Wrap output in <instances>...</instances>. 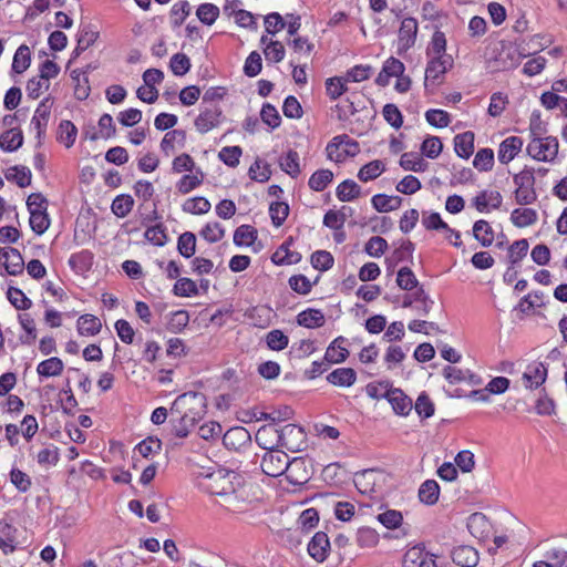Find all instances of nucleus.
<instances>
[{
    "label": "nucleus",
    "mask_w": 567,
    "mask_h": 567,
    "mask_svg": "<svg viewBox=\"0 0 567 567\" xmlns=\"http://www.w3.org/2000/svg\"><path fill=\"white\" fill-rule=\"evenodd\" d=\"M277 434V447H286L291 452L301 451V445L305 444L306 432L302 426L296 424H287L280 430H274Z\"/></svg>",
    "instance_id": "obj_4"
},
{
    "label": "nucleus",
    "mask_w": 567,
    "mask_h": 567,
    "mask_svg": "<svg viewBox=\"0 0 567 567\" xmlns=\"http://www.w3.org/2000/svg\"><path fill=\"white\" fill-rule=\"evenodd\" d=\"M279 165L280 168L292 178H296L301 172L299 165V154L293 150H289L285 155L280 157Z\"/></svg>",
    "instance_id": "obj_40"
},
{
    "label": "nucleus",
    "mask_w": 567,
    "mask_h": 567,
    "mask_svg": "<svg viewBox=\"0 0 567 567\" xmlns=\"http://www.w3.org/2000/svg\"><path fill=\"white\" fill-rule=\"evenodd\" d=\"M534 174V168L525 166L522 172L514 175L513 182L516 185L514 196L518 205H530L536 202L537 194L535 192Z\"/></svg>",
    "instance_id": "obj_2"
},
{
    "label": "nucleus",
    "mask_w": 567,
    "mask_h": 567,
    "mask_svg": "<svg viewBox=\"0 0 567 567\" xmlns=\"http://www.w3.org/2000/svg\"><path fill=\"white\" fill-rule=\"evenodd\" d=\"M402 197L389 196L386 194H377L371 198L372 207L379 213L395 210L402 205Z\"/></svg>",
    "instance_id": "obj_32"
},
{
    "label": "nucleus",
    "mask_w": 567,
    "mask_h": 567,
    "mask_svg": "<svg viewBox=\"0 0 567 567\" xmlns=\"http://www.w3.org/2000/svg\"><path fill=\"white\" fill-rule=\"evenodd\" d=\"M425 546L417 544L410 548L403 556L404 567H422L423 559L426 556Z\"/></svg>",
    "instance_id": "obj_58"
},
{
    "label": "nucleus",
    "mask_w": 567,
    "mask_h": 567,
    "mask_svg": "<svg viewBox=\"0 0 567 567\" xmlns=\"http://www.w3.org/2000/svg\"><path fill=\"white\" fill-rule=\"evenodd\" d=\"M177 251L184 258H192L196 252V236L192 231H185L177 238Z\"/></svg>",
    "instance_id": "obj_47"
},
{
    "label": "nucleus",
    "mask_w": 567,
    "mask_h": 567,
    "mask_svg": "<svg viewBox=\"0 0 567 567\" xmlns=\"http://www.w3.org/2000/svg\"><path fill=\"white\" fill-rule=\"evenodd\" d=\"M336 195L340 202H352L360 197L361 187L353 179H344L338 185Z\"/></svg>",
    "instance_id": "obj_36"
},
{
    "label": "nucleus",
    "mask_w": 567,
    "mask_h": 567,
    "mask_svg": "<svg viewBox=\"0 0 567 567\" xmlns=\"http://www.w3.org/2000/svg\"><path fill=\"white\" fill-rule=\"evenodd\" d=\"M503 196L497 190H482L473 198V206L480 213H486L491 208L498 209L502 205Z\"/></svg>",
    "instance_id": "obj_17"
},
{
    "label": "nucleus",
    "mask_w": 567,
    "mask_h": 567,
    "mask_svg": "<svg viewBox=\"0 0 567 567\" xmlns=\"http://www.w3.org/2000/svg\"><path fill=\"white\" fill-rule=\"evenodd\" d=\"M187 398H190L195 401V403L199 406V410L194 412V409H189L188 412L184 414L179 413V416L169 420V424L172 426V434L179 439H185L188 436L190 430L195 426V424L204 416L207 408V398L205 394L200 392L189 391L183 393L176 398L172 405V412L174 413L175 406L181 402L185 401Z\"/></svg>",
    "instance_id": "obj_1"
},
{
    "label": "nucleus",
    "mask_w": 567,
    "mask_h": 567,
    "mask_svg": "<svg viewBox=\"0 0 567 567\" xmlns=\"http://www.w3.org/2000/svg\"><path fill=\"white\" fill-rule=\"evenodd\" d=\"M400 166L405 171L421 173L427 169L429 163L425 162L417 153L408 152L401 155Z\"/></svg>",
    "instance_id": "obj_37"
},
{
    "label": "nucleus",
    "mask_w": 567,
    "mask_h": 567,
    "mask_svg": "<svg viewBox=\"0 0 567 567\" xmlns=\"http://www.w3.org/2000/svg\"><path fill=\"white\" fill-rule=\"evenodd\" d=\"M347 339L342 336L336 338L327 348L323 360L329 363H342L344 362L350 352L347 348L341 344L344 343Z\"/></svg>",
    "instance_id": "obj_23"
},
{
    "label": "nucleus",
    "mask_w": 567,
    "mask_h": 567,
    "mask_svg": "<svg viewBox=\"0 0 567 567\" xmlns=\"http://www.w3.org/2000/svg\"><path fill=\"white\" fill-rule=\"evenodd\" d=\"M18 318L22 329L25 331V334L20 336L19 340L22 344L30 346L37 339L35 322L29 313H20Z\"/></svg>",
    "instance_id": "obj_48"
},
{
    "label": "nucleus",
    "mask_w": 567,
    "mask_h": 567,
    "mask_svg": "<svg viewBox=\"0 0 567 567\" xmlns=\"http://www.w3.org/2000/svg\"><path fill=\"white\" fill-rule=\"evenodd\" d=\"M538 151L534 155V159L539 162L553 161L558 154V140L554 136L542 138L538 136Z\"/></svg>",
    "instance_id": "obj_24"
},
{
    "label": "nucleus",
    "mask_w": 567,
    "mask_h": 567,
    "mask_svg": "<svg viewBox=\"0 0 567 567\" xmlns=\"http://www.w3.org/2000/svg\"><path fill=\"white\" fill-rule=\"evenodd\" d=\"M189 322V313L186 310H176L169 313L166 329L172 333L182 332Z\"/></svg>",
    "instance_id": "obj_53"
},
{
    "label": "nucleus",
    "mask_w": 567,
    "mask_h": 567,
    "mask_svg": "<svg viewBox=\"0 0 567 567\" xmlns=\"http://www.w3.org/2000/svg\"><path fill=\"white\" fill-rule=\"evenodd\" d=\"M377 520L388 529H396L403 525V515L396 509H386L378 514Z\"/></svg>",
    "instance_id": "obj_61"
},
{
    "label": "nucleus",
    "mask_w": 567,
    "mask_h": 567,
    "mask_svg": "<svg viewBox=\"0 0 567 567\" xmlns=\"http://www.w3.org/2000/svg\"><path fill=\"white\" fill-rule=\"evenodd\" d=\"M102 322L101 320L90 313H85L79 317L76 322V330L80 336L93 337L101 332Z\"/></svg>",
    "instance_id": "obj_26"
},
{
    "label": "nucleus",
    "mask_w": 567,
    "mask_h": 567,
    "mask_svg": "<svg viewBox=\"0 0 567 567\" xmlns=\"http://www.w3.org/2000/svg\"><path fill=\"white\" fill-rule=\"evenodd\" d=\"M332 179L333 173L330 169L321 168L310 176L308 185L315 192H322L332 182Z\"/></svg>",
    "instance_id": "obj_49"
},
{
    "label": "nucleus",
    "mask_w": 567,
    "mask_h": 567,
    "mask_svg": "<svg viewBox=\"0 0 567 567\" xmlns=\"http://www.w3.org/2000/svg\"><path fill=\"white\" fill-rule=\"evenodd\" d=\"M164 79V73L159 69H147L143 73V81L145 85L147 86V93H150V96H144V93L146 92L145 86H140L136 91L137 97L148 104H153L156 102L158 97V91L155 87V84L161 83Z\"/></svg>",
    "instance_id": "obj_10"
},
{
    "label": "nucleus",
    "mask_w": 567,
    "mask_h": 567,
    "mask_svg": "<svg viewBox=\"0 0 567 567\" xmlns=\"http://www.w3.org/2000/svg\"><path fill=\"white\" fill-rule=\"evenodd\" d=\"M417 30L419 25L415 18L408 17L402 20L399 29V54L408 51L415 44Z\"/></svg>",
    "instance_id": "obj_13"
},
{
    "label": "nucleus",
    "mask_w": 567,
    "mask_h": 567,
    "mask_svg": "<svg viewBox=\"0 0 567 567\" xmlns=\"http://www.w3.org/2000/svg\"><path fill=\"white\" fill-rule=\"evenodd\" d=\"M64 369L63 361L58 357H51L41 361L37 367V373L40 378H51L61 375Z\"/></svg>",
    "instance_id": "obj_34"
},
{
    "label": "nucleus",
    "mask_w": 567,
    "mask_h": 567,
    "mask_svg": "<svg viewBox=\"0 0 567 567\" xmlns=\"http://www.w3.org/2000/svg\"><path fill=\"white\" fill-rule=\"evenodd\" d=\"M311 266L320 271H327L333 267L334 258L327 250H316L310 257Z\"/></svg>",
    "instance_id": "obj_64"
},
{
    "label": "nucleus",
    "mask_w": 567,
    "mask_h": 567,
    "mask_svg": "<svg viewBox=\"0 0 567 567\" xmlns=\"http://www.w3.org/2000/svg\"><path fill=\"white\" fill-rule=\"evenodd\" d=\"M523 140L518 136H509L505 138L498 148V161L502 164H508L520 152Z\"/></svg>",
    "instance_id": "obj_21"
},
{
    "label": "nucleus",
    "mask_w": 567,
    "mask_h": 567,
    "mask_svg": "<svg viewBox=\"0 0 567 567\" xmlns=\"http://www.w3.org/2000/svg\"><path fill=\"white\" fill-rule=\"evenodd\" d=\"M332 385L349 388L357 381V372L352 368H338L327 375Z\"/></svg>",
    "instance_id": "obj_30"
},
{
    "label": "nucleus",
    "mask_w": 567,
    "mask_h": 567,
    "mask_svg": "<svg viewBox=\"0 0 567 567\" xmlns=\"http://www.w3.org/2000/svg\"><path fill=\"white\" fill-rule=\"evenodd\" d=\"M330 547L327 533L317 532L308 544V553L316 561L322 563L327 559Z\"/></svg>",
    "instance_id": "obj_16"
},
{
    "label": "nucleus",
    "mask_w": 567,
    "mask_h": 567,
    "mask_svg": "<svg viewBox=\"0 0 567 567\" xmlns=\"http://www.w3.org/2000/svg\"><path fill=\"white\" fill-rule=\"evenodd\" d=\"M315 474L313 460L308 456H297L290 460L285 472L286 480L293 486L306 485Z\"/></svg>",
    "instance_id": "obj_3"
},
{
    "label": "nucleus",
    "mask_w": 567,
    "mask_h": 567,
    "mask_svg": "<svg viewBox=\"0 0 567 567\" xmlns=\"http://www.w3.org/2000/svg\"><path fill=\"white\" fill-rule=\"evenodd\" d=\"M223 444L229 451L239 452L251 445V435L244 426H233L223 435Z\"/></svg>",
    "instance_id": "obj_12"
},
{
    "label": "nucleus",
    "mask_w": 567,
    "mask_h": 567,
    "mask_svg": "<svg viewBox=\"0 0 567 567\" xmlns=\"http://www.w3.org/2000/svg\"><path fill=\"white\" fill-rule=\"evenodd\" d=\"M289 205L286 202H271L269 205V215L271 218V223L275 227H280L286 221L287 217L289 216Z\"/></svg>",
    "instance_id": "obj_50"
},
{
    "label": "nucleus",
    "mask_w": 567,
    "mask_h": 567,
    "mask_svg": "<svg viewBox=\"0 0 567 567\" xmlns=\"http://www.w3.org/2000/svg\"><path fill=\"white\" fill-rule=\"evenodd\" d=\"M94 255L89 249H83L79 252L72 254L69 258V266L76 274H84L91 270L93 266Z\"/></svg>",
    "instance_id": "obj_29"
},
{
    "label": "nucleus",
    "mask_w": 567,
    "mask_h": 567,
    "mask_svg": "<svg viewBox=\"0 0 567 567\" xmlns=\"http://www.w3.org/2000/svg\"><path fill=\"white\" fill-rule=\"evenodd\" d=\"M31 64V52L27 44H21L12 60L11 70L14 73L21 74L29 69Z\"/></svg>",
    "instance_id": "obj_39"
},
{
    "label": "nucleus",
    "mask_w": 567,
    "mask_h": 567,
    "mask_svg": "<svg viewBox=\"0 0 567 567\" xmlns=\"http://www.w3.org/2000/svg\"><path fill=\"white\" fill-rule=\"evenodd\" d=\"M453 64L452 56L430 58L425 68L424 90L429 91L430 85H440L443 82L442 76L453 68Z\"/></svg>",
    "instance_id": "obj_5"
},
{
    "label": "nucleus",
    "mask_w": 567,
    "mask_h": 567,
    "mask_svg": "<svg viewBox=\"0 0 567 567\" xmlns=\"http://www.w3.org/2000/svg\"><path fill=\"white\" fill-rule=\"evenodd\" d=\"M426 55L429 58L451 56L450 54H446V38L444 32H442L441 30L434 31L431 42L426 48Z\"/></svg>",
    "instance_id": "obj_45"
},
{
    "label": "nucleus",
    "mask_w": 567,
    "mask_h": 567,
    "mask_svg": "<svg viewBox=\"0 0 567 567\" xmlns=\"http://www.w3.org/2000/svg\"><path fill=\"white\" fill-rule=\"evenodd\" d=\"M7 298L17 310H28L32 307L31 299L20 288L10 286L7 290Z\"/></svg>",
    "instance_id": "obj_57"
},
{
    "label": "nucleus",
    "mask_w": 567,
    "mask_h": 567,
    "mask_svg": "<svg viewBox=\"0 0 567 567\" xmlns=\"http://www.w3.org/2000/svg\"><path fill=\"white\" fill-rule=\"evenodd\" d=\"M357 544L361 548H372L379 543V534L371 527H360L357 530Z\"/></svg>",
    "instance_id": "obj_62"
},
{
    "label": "nucleus",
    "mask_w": 567,
    "mask_h": 567,
    "mask_svg": "<svg viewBox=\"0 0 567 567\" xmlns=\"http://www.w3.org/2000/svg\"><path fill=\"white\" fill-rule=\"evenodd\" d=\"M451 558L454 564L461 567H474L480 559L477 550L467 545L454 547L451 551Z\"/></svg>",
    "instance_id": "obj_19"
},
{
    "label": "nucleus",
    "mask_w": 567,
    "mask_h": 567,
    "mask_svg": "<svg viewBox=\"0 0 567 567\" xmlns=\"http://www.w3.org/2000/svg\"><path fill=\"white\" fill-rule=\"evenodd\" d=\"M0 266L4 268L6 274L19 276L24 271V259L20 251L13 247H0Z\"/></svg>",
    "instance_id": "obj_9"
},
{
    "label": "nucleus",
    "mask_w": 567,
    "mask_h": 567,
    "mask_svg": "<svg viewBox=\"0 0 567 567\" xmlns=\"http://www.w3.org/2000/svg\"><path fill=\"white\" fill-rule=\"evenodd\" d=\"M379 385L385 389L382 398L389 401L396 414L406 416L411 412L412 400L401 389L392 388L390 381H381Z\"/></svg>",
    "instance_id": "obj_7"
},
{
    "label": "nucleus",
    "mask_w": 567,
    "mask_h": 567,
    "mask_svg": "<svg viewBox=\"0 0 567 567\" xmlns=\"http://www.w3.org/2000/svg\"><path fill=\"white\" fill-rule=\"evenodd\" d=\"M210 202L203 197L197 196L193 198H188L182 206V209L185 213L193 214V215H203L210 210Z\"/></svg>",
    "instance_id": "obj_55"
},
{
    "label": "nucleus",
    "mask_w": 567,
    "mask_h": 567,
    "mask_svg": "<svg viewBox=\"0 0 567 567\" xmlns=\"http://www.w3.org/2000/svg\"><path fill=\"white\" fill-rule=\"evenodd\" d=\"M231 471L219 468L207 475L206 491L212 495L225 496L235 492L230 481Z\"/></svg>",
    "instance_id": "obj_8"
},
{
    "label": "nucleus",
    "mask_w": 567,
    "mask_h": 567,
    "mask_svg": "<svg viewBox=\"0 0 567 567\" xmlns=\"http://www.w3.org/2000/svg\"><path fill=\"white\" fill-rule=\"evenodd\" d=\"M440 496V485L435 480H426L419 488V498L425 505H434Z\"/></svg>",
    "instance_id": "obj_35"
},
{
    "label": "nucleus",
    "mask_w": 567,
    "mask_h": 567,
    "mask_svg": "<svg viewBox=\"0 0 567 567\" xmlns=\"http://www.w3.org/2000/svg\"><path fill=\"white\" fill-rule=\"evenodd\" d=\"M223 111L218 106L204 109L195 118L194 124L197 131L202 134L217 127L220 123Z\"/></svg>",
    "instance_id": "obj_15"
},
{
    "label": "nucleus",
    "mask_w": 567,
    "mask_h": 567,
    "mask_svg": "<svg viewBox=\"0 0 567 567\" xmlns=\"http://www.w3.org/2000/svg\"><path fill=\"white\" fill-rule=\"evenodd\" d=\"M537 217V212L533 208H515L511 214L512 223L518 228L535 224Z\"/></svg>",
    "instance_id": "obj_38"
},
{
    "label": "nucleus",
    "mask_w": 567,
    "mask_h": 567,
    "mask_svg": "<svg viewBox=\"0 0 567 567\" xmlns=\"http://www.w3.org/2000/svg\"><path fill=\"white\" fill-rule=\"evenodd\" d=\"M475 135L472 131L457 134L454 137V151L461 158L467 159L474 152Z\"/></svg>",
    "instance_id": "obj_28"
},
{
    "label": "nucleus",
    "mask_w": 567,
    "mask_h": 567,
    "mask_svg": "<svg viewBox=\"0 0 567 567\" xmlns=\"http://www.w3.org/2000/svg\"><path fill=\"white\" fill-rule=\"evenodd\" d=\"M197 173H200V177L197 175L188 174L181 177V179L176 183L178 193L186 195L203 184L205 174L199 167H197Z\"/></svg>",
    "instance_id": "obj_51"
},
{
    "label": "nucleus",
    "mask_w": 567,
    "mask_h": 567,
    "mask_svg": "<svg viewBox=\"0 0 567 567\" xmlns=\"http://www.w3.org/2000/svg\"><path fill=\"white\" fill-rule=\"evenodd\" d=\"M529 248L528 240L523 238L514 241L508 248V262L515 267L524 257Z\"/></svg>",
    "instance_id": "obj_63"
},
{
    "label": "nucleus",
    "mask_w": 567,
    "mask_h": 567,
    "mask_svg": "<svg viewBox=\"0 0 567 567\" xmlns=\"http://www.w3.org/2000/svg\"><path fill=\"white\" fill-rule=\"evenodd\" d=\"M52 97L49 95L44 97L38 105L34 115L31 120V125L37 130V147H41L42 140L45 135L47 126L51 113Z\"/></svg>",
    "instance_id": "obj_11"
},
{
    "label": "nucleus",
    "mask_w": 567,
    "mask_h": 567,
    "mask_svg": "<svg viewBox=\"0 0 567 567\" xmlns=\"http://www.w3.org/2000/svg\"><path fill=\"white\" fill-rule=\"evenodd\" d=\"M296 322L303 328L316 329L324 324L326 318L320 309L308 308L297 315Z\"/></svg>",
    "instance_id": "obj_22"
},
{
    "label": "nucleus",
    "mask_w": 567,
    "mask_h": 567,
    "mask_svg": "<svg viewBox=\"0 0 567 567\" xmlns=\"http://www.w3.org/2000/svg\"><path fill=\"white\" fill-rule=\"evenodd\" d=\"M8 182L17 184L20 188L31 185L32 173L29 167L23 165H14L4 172Z\"/></svg>",
    "instance_id": "obj_27"
},
{
    "label": "nucleus",
    "mask_w": 567,
    "mask_h": 567,
    "mask_svg": "<svg viewBox=\"0 0 567 567\" xmlns=\"http://www.w3.org/2000/svg\"><path fill=\"white\" fill-rule=\"evenodd\" d=\"M494 151L485 147L475 154L473 165L480 172H489L494 166Z\"/></svg>",
    "instance_id": "obj_59"
},
{
    "label": "nucleus",
    "mask_w": 567,
    "mask_h": 567,
    "mask_svg": "<svg viewBox=\"0 0 567 567\" xmlns=\"http://www.w3.org/2000/svg\"><path fill=\"white\" fill-rule=\"evenodd\" d=\"M384 171V164L380 159H374L363 165L357 176L361 182H369L378 178Z\"/></svg>",
    "instance_id": "obj_54"
},
{
    "label": "nucleus",
    "mask_w": 567,
    "mask_h": 567,
    "mask_svg": "<svg viewBox=\"0 0 567 567\" xmlns=\"http://www.w3.org/2000/svg\"><path fill=\"white\" fill-rule=\"evenodd\" d=\"M134 207V198L130 194H120L117 195L111 205L112 213L118 217H126Z\"/></svg>",
    "instance_id": "obj_42"
},
{
    "label": "nucleus",
    "mask_w": 567,
    "mask_h": 567,
    "mask_svg": "<svg viewBox=\"0 0 567 567\" xmlns=\"http://www.w3.org/2000/svg\"><path fill=\"white\" fill-rule=\"evenodd\" d=\"M404 71V63L394 56H390L384 61L382 69L375 79V84L384 87L389 85L391 78L400 76Z\"/></svg>",
    "instance_id": "obj_14"
},
{
    "label": "nucleus",
    "mask_w": 567,
    "mask_h": 567,
    "mask_svg": "<svg viewBox=\"0 0 567 567\" xmlns=\"http://www.w3.org/2000/svg\"><path fill=\"white\" fill-rule=\"evenodd\" d=\"M144 237L147 241L157 247H163L168 241L166 227L163 223L148 226L144 233Z\"/></svg>",
    "instance_id": "obj_46"
},
{
    "label": "nucleus",
    "mask_w": 567,
    "mask_h": 567,
    "mask_svg": "<svg viewBox=\"0 0 567 567\" xmlns=\"http://www.w3.org/2000/svg\"><path fill=\"white\" fill-rule=\"evenodd\" d=\"M29 224L31 229L39 236L44 234L51 225L48 210H31Z\"/></svg>",
    "instance_id": "obj_44"
},
{
    "label": "nucleus",
    "mask_w": 567,
    "mask_h": 567,
    "mask_svg": "<svg viewBox=\"0 0 567 567\" xmlns=\"http://www.w3.org/2000/svg\"><path fill=\"white\" fill-rule=\"evenodd\" d=\"M472 234L482 247H489L494 241V230L489 223L484 219L474 223Z\"/></svg>",
    "instance_id": "obj_33"
},
{
    "label": "nucleus",
    "mask_w": 567,
    "mask_h": 567,
    "mask_svg": "<svg viewBox=\"0 0 567 567\" xmlns=\"http://www.w3.org/2000/svg\"><path fill=\"white\" fill-rule=\"evenodd\" d=\"M342 144L347 146L344 153L347 156L353 157L360 152L359 143L350 138L347 134L334 136L327 145L326 151L330 159H332V147H340Z\"/></svg>",
    "instance_id": "obj_31"
},
{
    "label": "nucleus",
    "mask_w": 567,
    "mask_h": 567,
    "mask_svg": "<svg viewBox=\"0 0 567 567\" xmlns=\"http://www.w3.org/2000/svg\"><path fill=\"white\" fill-rule=\"evenodd\" d=\"M343 210H348L349 214L353 212L352 208L348 206H342L340 210L329 209L323 216V225L333 230L341 229L346 221Z\"/></svg>",
    "instance_id": "obj_52"
},
{
    "label": "nucleus",
    "mask_w": 567,
    "mask_h": 567,
    "mask_svg": "<svg viewBox=\"0 0 567 567\" xmlns=\"http://www.w3.org/2000/svg\"><path fill=\"white\" fill-rule=\"evenodd\" d=\"M258 238V231L250 225H241L234 231V244L240 246H251Z\"/></svg>",
    "instance_id": "obj_43"
},
{
    "label": "nucleus",
    "mask_w": 567,
    "mask_h": 567,
    "mask_svg": "<svg viewBox=\"0 0 567 567\" xmlns=\"http://www.w3.org/2000/svg\"><path fill=\"white\" fill-rule=\"evenodd\" d=\"M78 43L73 52L71 53V58L66 64V69L70 68L71 63H73L85 50H87L91 45L95 43L99 38V32L91 30L89 27L82 28L78 33Z\"/></svg>",
    "instance_id": "obj_18"
},
{
    "label": "nucleus",
    "mask_w": 567,
    "mask_h": 567,
    "mask_svg": "<svg viewBox=\"0 0 567 567\" xmlns=\"http://www.w3.org/2000/svg\"><path fill=\"white\" fill-rule=\"evenodd\" d=\"M289 463L288 455L276 446L264 454L260 467L267 476L278 477L285 475Z\"/></svg>",
    "instance_id": "obj_6"
},
{
    "label": "nucleus",
    "mask_w": 567,
    "mask_h": 567,
    "mask_svg": "<svg viewBox=\"0 0 567 567\" xmlns=\"http://www.w3.org/2000/svg\"><path fill=\"white\" fill-rule=\"evenodd\" d=\"M23 145V133L21 128L13 127L0 134V148L4 152L12 153Z\"/></svg>",
    "instance_id": "obj_25"
},
{
    "label": "nucleus",
    "mask_w": 567,
    "mask_h": 567,
    "mask_svg": "<svg viewBox=\"0 0 567 567\" xmlns=\"http://www.w3.org/2000/svg\"><path fill=\"white\" fill-rule=\"evenodd\" d=\"M547 375V365L543 362H534L527 367V371L524 372L523 379L529 382V384H526V388L537 389L545 383Z\"/></svg>",
    "instance_id": "obj_20"
},
{
    "label": "nucleus",
    "mask_w": 567,
    "mask_h": 567,
    "mask_svg": "<svg viewBox=\"0 0 567 567\" xmlns=\"http://www.w3.org/2000/svg\"><path fill=\"white\" fill-rule=\"evenodd\" d=\"M173 293L177 297H193L199 293V289L193 279L182 277L176 280Z\"/></svg>",
    "instance_id": "obj_56"
},
{
    "label": "nucleus",
    "mask_w": 567,
    "mask_h": 567,
    "mask_svg": "<svg viewBox=\"0 0 567 567\" xmlns=\"http://www.w3.org/2000/svg\"><path fill=\"white\" fill-rule=\"evenodd\" d=\"M190 13V4L187 0L175 2L171 9L172 27H181Z\"/></svg>",
    "instance_id": "obj_60"
},
{
    "label": "nucleus",
    "mask_w": 567,
    "mask_h": 567,
    "mask_svg": "<svg viewBox=\"0 0 567 567\" xmlns=\"http://www.w3.org/2000/svg\"><path fill=\"white\" fill-rule=\"evenodd\" d=\"M78 135L76 126L69 120H62L58 127L56 140L64 144L66 148L73 146Z\"/></svg>",
    "instance_id": "obj_41"
}]
</instances>
